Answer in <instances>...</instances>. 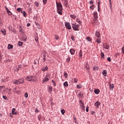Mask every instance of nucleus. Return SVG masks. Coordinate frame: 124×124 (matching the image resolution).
<instances>
[{
	"label": "nucleus",
	"mask_w": 124,
	"mask_h": 124,
	"mask_svg": "<svg viewBox=\"0 0 124 124\" xmlns=\"http://www.w3.org/2000/svg\"><path fill=\"white\" fill-rule=\"evenodd\" d=\"M95 42H97L98 44H99L101 43V39L99 38H97L95 41Z\"/></svg>",
	"instance_id": "dca6fc26"
},
{
	"label": "nucleus",
	"mask_w": 124,
	"mask_h": 124,
	"mask_svg": "<svg viewBox=\"0 0 124 124\" xmlns=\"http://www.w3.org/2000/svg\"><path fill=\"white\" fill-rule=\"evenodd\" d=\"M16 109L15 108H13L12 110V115H17V112H16Z\"/></svg>",
	"instance_id": "f8f14e48"
},
{
	"label": "nucleus",
	"mask_w": 124,
	"mask_h": 124,
	"mask_svg": "<svg viewBox=\"0 0 124 124\" xmlns=\"http://www.w3.org/2000/svg\"><path fill=\"white\" fill-rule=\"evenodd\" d=\"M48 93H52V92H53V87H52V86H49L48 87Z\"/></svg>",
	"instance_id": "a211bd4d"
},
{
	"label": "nucleus",
	"mask_w": 124,
	"mask_h": 124,
	"mask_svg": "<svg viewBox=\"0 0 124 124\" xmlns=\"http://www.w3.org/2000/svg\"><path fill=\"white\" fill-rule=\"evenodd\" d=\"M12 48H13V46L9 44L8 46V49H12Z\"/></svg>",
	"instance_id": "2f4dec72"
},
{
	"label": "nucleus",
	"mask_w": 124,
	"mask_h": 124,
	"mask_svg": "<svg viewBox=\"0 0 124 124\" xmlns=\"http://www.w3.org/2000/svg\"><path fill=\"white\" fill-rule=\"evenodd\" d=\"M2 25H3V21L0 17V27H2Z\"/></svg>",
	"instance_id": "393cba45"
},
{
	"label": "nucleus",
	"mask_w": 124,
	"mask_h": 124,
	"mask_svg": "<svg viewBox=\"0 0 124 124\" xmlns=\"http://www.w3.org/2000/svg\"><path fill=\"white\" fill-rule=\"evenodd\" d=\"M30 26H31V23H28L27 27H30Z\"/></svg>",
	"instance_id": "774afa93"
},
{
	"label": "nucleus",
	"mask_w": 124,
	"mask_h": 124,
	"mask_svg": "<svg viewBox=\"0 0 124 124\" xmlns=\"http://www.w3.org/2000/svg\"><path fill=\"white\" fill-rule=\"evenodd\" d=\"M86 112H89V107H86Z\"/></svg>",
	"instance_id": "4d7b16f0"
},
{
	"label": "nucleus",
	"mask_w": 124,
	"mask_h": 124,
	"mask_svg": "<svg viewBox=\"0 0 124 124\" xmlns=\"http://www.w3.org/2000/svg\"><path fill=\"white\" fill-rule=\"evenodd\" d=\"M82 85L81 84H78L77 85V88H78V89H81V88H82Z\"/></svg>",
	"instance_id": "c9c22d12"
},
{
	"label": "nucleus",
	"mask_w": 124,
	"mask_h": 124,
	"mask_svg": "<svg viewBox=\"0 0 124 124\" xmlns=\"http://www.w3.org/2000/svg\"><path fill=\"white\" fill-rule=\"evenodd\" d=\"M52 83H53V85L54 87H56V86H57V84H56V82H55V80H54V79H52L51 80Z\"/></svg>",
	"instance_id": "cd10ccee"
},
{
	"label": "nucleus",
	"mask_w": 124,
	"mask_h": 124,
	"mask_svg": "<svg viewBox=\"0 0 124 124\" xmlns=\"http://www.w3.org/2000/svg\"><path fill=\"white\" fill-rule=\"evenodd\" d=\"M98 12H100V6H98Z\"/></svg>",
	"instance_id": "13d9d810"
},
{
	"label": "nucleus",
	"mask_w": 124,
	"mask_h": 124,
	"mask_svg": "<svg viewBox=\"0 0 124 124\" xmlns=\"http://www.w3.org/2000/svg\"><path fill=\"white\" fill-rule=\"evenodd\" d=\"M110 5H112V1L111 0H108Z\"/></svg>",
	"instance_id": "052dcab7"
},
{
	"label": "nucleus",
	"mask_w": 124,
	"mask_h": 124,
	"mask_svg": "<svg viewBox=\"0 0 124 124\" xmlns=\"http://www.w3.org/2000/svg\"><path fill=\"white\" fill-rule=\"evenodd\" d=\"M50 77H51V75L47 74L44 78L43 79V83H45V82H48L50 79Z\"/></svg>",
	"instance_id": "20e7f679"
},
{
	"label": "nucleus",
	"mask_w": 124,
	"mask_h": 124,
	"mask_svg": "<svg viewBox=\"0 0 124 124\" xmlns=\"http://www.w3.org/2000/svg\"><path fill=\"white\" fill-rule=\"evenodd\" d=\"M13 83L15 84V85H20V83L19 82V79H14L13 81Z\"/></svg>",
	"instance_id": "1a4fd4ad"
},
{
	"label": "nucleus",
	"mask_w": 124,
	"mask_h": 124,
	"mask_svg": "<svg viewBox=\"0 0 124 124\" xmlns=\"http://www.w3.org/2000/svg\"><path fill=\"white\" fill-rule=\"evenodd\" d=\"M38 119L39 121H40V119H41V115H39L38 116Z\"/></svg>",
	"instance_id": "de8ad7c7"
},
{
	"label": "nucleus",
	"mask_w": 124,
	"mask_h": 124,
	"mask_svg": "<svg viewBox=\"0 0 124 124\" xmlns=\"http://www.w3.org/2000/svg\"><path fill=\"white\" fill-rule=\"evenodd\" d=\"M90 4H93V0H91L90 1Z\"/></svg>",
	"instance_id": "e2e57ef3"
},
{
	"label": "nucleus",
	"mask_w": 124,
	"mask_h": 124,
	"mask_svg": "<svg viewBox=\"0 0 124 124\" xmlns=\"http://www.w3.org/2000/svg\"><path fill=\"white\" fill-rule=\"evenodd\" d=\"M19 84H23L24 83V78H20L18 79Z\"/></svg>",
	"instance_id": "4be33fe9"
},
{
	"label": "nucleus",
	"mask_w": 124,
	"mask_h": 124,
	"mask_svg": "<svg viewBox=\"0 0 124 124\" xmlns=\"http://www.w3.org/2000/svg\"><path fill=\"white\" fill-rule=\"evenodd\" d=\"M76 22H77V23H78L79 25H81V24H82V21H80V19H79L78 18H77Z\"/></svg>",
	"instance_id": "bb28decb"
},
{
	"label": "nucleus",
	"mask_w": 124,
	"mask_h": 124,
	"mask_svg": "<svg viewBox=\"0 0 124 124\" xmlns=\"http://www.w3.org/2000/svg\"><path fill=\"white\" fill-rule=\"evenodd\" d=\"M102 74L105 76V77H106L107 76V71L104 70L102 72Z\"/></svg>",
	"instance_id": "f3484780"
},
{
	"label": "nucleus",
	"mask_w": 124,
	"mask_h": 124,
	"mask_svg": "<svg viewBox=\"0 0 124 124\" xmlns=\"http://www.w3.org/2000/svg\"><path fill=\"white\" fill-rule=\"evenodd\" d=\"M93 70H94V71H96L97 70H98V67H97V66H94L93 68Z\"/></svg>",
	"instance_id": "f704fd0d"
},
{
	"label": "nucleus",
	"mask_w": 124,
	"mask_h": 124,
	"mask_svg": "<svg viewBox=\"0 0 124 124\" xmlns=\"http://www.w3.org/2000/svg\"><path fill=\"white\" fill-rule=\"evenodd\" d=\"M19 31L20 32H21V33H24L25 31H24V30H23V28L22 27V26H19Z\"/></svg>",
	"instance_id": "2eb2a0df"
},
{
	"label": "nucleus",
	"mask_w": 124,
	"mask_h": 124,
	"mask_svg": "<svg viewBox=\"0 0 124 124\" xmlns=\"http://www.w3.org/2000/svg\"><path fill=\"white\" fill-rule=\"evenodd\" d=\"M57 12L60 15H62V5L61 2H56Z\"/></svg>",
	"instance_id": "f257e3e1"
},
{
	"label": "nucleus",
	"mask_w": 124,
	"mask_h": 124,
	"mask_svg": "<svg viewBox=\"0 0 124 124\" xmlns=\"http://www.w3.org/2000/svg\"><path fill=\"white\" fill-rule=\"evenodd\" d=\"M46 2H47V0H43L44 4H46Z\"/></svg>",
	"instance_id": "864d4df0"
},
{
	"label": "nucleus",
	"mask_w": 124,
	"mask_h": 124,
	"mask_svg": "<svg viewBox=\"0 0 124 124\" xmlns=\"http://www.w3.org/2000/svg\"><path fill=\"white\" fill-rule=\"evenodd\" d=\"M98 6H100V0H98V2H97Z\"/></svg>",
	"instance_id": "603ef678"
},
{
	"label": "nucleus",
	"mask_w": 124,
	"mask_h": 124,
	"mask_svg": "<svg viewBox=\"0 0 124 124\" xmlns=\"http://www.w3.org/2000/svg\"><path fill=\"white\" fill-rule=\"evenodd\" d=\"M17 11H18V12H21V11L22 12V9L20 8H18L16 9Z\"/></svg>",
	"instance_id": "37998d69"
},
{
	"label": "nucleus",
	"mask_w": 124,
	"mask_h": 124,
	"mask_svg": "<svg viewBox=\"0 0 124 124\" xmlns=\"http://www.w3.org/2000/svg\"><path fill=\"white\" fill-rule=\"evenodd\" d=\"M18 68H22V65H18Z\"/></svg>",
	"instance_id": "0e129e2a"
},
{
	"label": "nucleus",
	"mask_w": 124,
	"mask_h": 124,
	"mask_svg": "<svg viewBox=\"0 0 124 124\" xmlns=\"http://www.w3.org/2000/svg\"><path fill=\"white\" fill-rule=\"evenodd\" d=\"M74 81L75 83H77V82H78V79L76 78H75L74 79Z\"/></svg>",
	"instance_id": "49530a36"
},
{
	"label": "nucleus",
	"mask_w": 124,
	"mask_h": 124,
	"mask_svg": "<svg viewBox=\"0 0 124 124\" xmlns=\"http://www.w3.org/2000/svg\"><path fill=\"white\" fill-rule=\"evenodd\" d=\"M94 93L96 94H98V93H100V91L99 90V89H95L94 91Z\"/></svg>",
	"instance_id": "aec40b11"
},
{
	"label": "nucleus",
	"mask_w": 124,
	"mask_h": 124,
	"mask_svg": "<svg viewBox=\"0 0 124 124\" xmlns=\"http://www.w3.org/2000/svg\"><path fill=\"white\" fill-rule=\"evenodd\" d=\"M70 17L72 19H76V16H74L73 15H70Z\"/></svg>",
	"instance_id": "473e14b6"
},
{
	"label": "nucleus",
	"mask_w": 124,
	"mask_h": 124,
	"mask_svg": "<svg viewBox=\"0 0 124 124\" xmlns=\"http://www.w3.org/2000/svg\"><path fill=\"white\" fill-rule=\"evenodd\" d=\"M79 56L80 58H82L83 57V51H82L81 50L79 51Z\"/></svg>",
	"instance_id": "b1692460"
},
{
	"label": "nucleus",
	"mask_w": 124,
	"mask_h": 124,
	"mask_svg": "<svg viewBox=\"0 0 124 124\" xmlns=\"http://www.w3.org/2000/svg\"><path fill=\"white\" fill-rule=\"evenodd\" d=\"M42 71L45 72V71L48 70V66H44L42 68Z\"/></svg>",
	"instance_id": "9b49d317"
},
{
	"label": "nucleus",
	"mask_w": 124,
	"mask_h": 124,
	"mask_svg": "<svg viewBox=\"0 0 124 124\" xmlns=\"http://www.w3.org/2000/svg\"><path fill=\"white\" fill-rule=\"evenodd\" d=\"M95 35V36H96V37L99 38L100 37V32H99V31H96Z\"/></svg>",
	"instance_id": "9d476101"
},
{
	"label": "nucleus",
	"mask_w": 124,
	"mask_h": 124,
	"mask_svg": "<svg viewBox=\"0 0 124 124\" xmlns=\"http://www.w3.org/2000/svg\"><path fill=\"white\" fill-rule=\"evenodd\" d=\"M45 58H46V56L44 55V62H45L46 61V59Z\"/></svg>",
	"instance_id": "bf43d9fd"
},
{
	"label": "nucleus",
	"mask_w": 124,
	"mask_h": 124,
	"mask_svg": "<svg viewBox=\"0 0 124 124\" xmlns=\"http://www.w3.org/2000/svg\"><path fill=\"white\" fill-rule=\"evenodd\" d=\"M93 17H94V19H93V23H97V19L98 18V16L97 15V12H95L93 13Z\"/></svg>",
	"instance_id": "39448f33"
},
{
	"label": "nucleus",
	"mask_w": 124,
	"mask_h": 124,
	"mask_svg": "<svg viewBox=\"0 0 124 124\" xmlns=\"http://www.w3.org/2000/svg\"><path fill=\"white\" fill-rule=\"evenodd\" d=\"M72 28L73 30L75 31H80V25L77 24V23H72L71 24Z\"/></svg>",
	"instance_id": "7ed1b4c3"
},
{
	"label": "nucleus",
	"mask_w": 124,
	"mask_h": 124,
	"mask_svg": "<svg viewBox=\"0 0 124 124\" xmlns=\"http://www.w3.org/2000/svg\"><path fill=\"white\" fill-rule=\"evenodd\" d=\"M7 13L10 15L11 16L12 15V13L9 10V9H8V10L6 11Z\"/></svg>",
	"instance_id": "a878e982"
},
{
	"label": "nucleus",
	"mask_w": 124,
	"mask_h": 124,
	"mask_svg": "<svg viewBox=\"0 0 124 124\" xmlns=\"http://www.w3.org/2000/svg\"><path fill=\"white\" fill-rule=\"evenodd\" d=\"M100 103L99 102H98V101H97L95 103V104H94V105H95V107L96 108H98V107H99V106H100Z\"/></svg>",
	"instance_id": "ddd939ff"
},
{
	"label": "nucleus",
	"mask_w": 124,
	"mask_h": 124,
	"mask_svg": "<svg viewBox=\"0 0 124 124\" xmlns=\"http://www.w3.org/2000/svg\"><path fill=\"white\" fill-rule=\"evenodd\" d=\"M61 113L62 115H63L64 113H65V110H64V109L61 110Z\"/></svg>",
	"instance_id": "a18cd8bd"
},
{
	"label": "nucleus",
	"mask_w": 124,
	"mask_h": 124,
	"mask_svg": "<svg viewBox=\"0 0 124 124\" xmlns=\"http://www.w3.org/2000/svg\"><path fill=\"white\" fill-rule=\"evenodd\" d=\"M3 99H5V100H6L7 99V97L6 96H3Z\"/></svg>",
	"instance_id": "5fc2aeb1"
},
{
	"label": "nucleus",
	"mask_w": 124,
	"mask_h": 124,
	"mask_svg": "<svg viewBox=\"0 0 124 124\" xmlns=\"http://www.w3.org/2000/svg\"><path fill=\"white\" fill-rule=\"evenodd\" d=\"M79 102L80 108H81L83 111H85V105H84V103H83L82 100H80Z\"/></svg>",
	"instance_id": "423d86ee"
},
{
	"label": "nucleus",
	"mask_w": 124,
	"mask_h": 124,
	"mask_svg": "<svg viewBox=\"0 0 124 124\" xmlns=\"http://www.w3.org/2000/svg\"><path fill=\"white\" fill-rule=\"evenodd\" d=\"M25 80L28 82H35L36 81V76H28L26 77Z\"/></svg>",
	"instance_id": "f03ea898"
},
{
	"label": "nucleus",
	"mask_w": 124,
	"mask_h": 124,
	"mask_svg": "<svg viewBox=\"0 0 124 124\" xmlns=\"http://www.w3.org/2000/svg\"><path fill=\"white\" fill-rule=\"evenodd\" d=\"M34 4L37 7H38L39 6V2H38V1H35Z\"/></svg>",
	"instance_id": "7c9ffc66"
},
{
	"label": "nucleus",
	"mask_w": 124,
	"mask_h": 124,
	"mask_svg": "<svg viewBox=\"0 0 124 124\" xmlns=\"http://www.w3.org/2000/svg\"><path fill=\"white\" fill-rule=\"evenodd\" d=\"M54 38L56 40H59V38H60V37H59V35H55Z\"/></svg>",
	"instance_id": "c756f323"
},
{
	"label": "nucleus",
	"mask_w": 124,
	"mask_h": 124,
	"mask_svg": "<svg viewBox=\"0 0 124 124\" xmlns=\"http://www.w3.org/2000/svg\"><path fill=\"white\" fill-rule=\"evenodd\" d=\"M103 48H104L105 49H109V46H108V45H107V44H106L105 45H103Z\"/></svg>",
	"instance_id": "412c9836"
},
{
	"label": "nucleus",
	"mask_w": 124,
	"mask_h": 124,
	"mask_svg": "<svg viewBox=\"0 0 124 124\" xmlns=\"http://www.w3.org/2000/svg\"><path fill=\"white\" fill-rule=\"evenodd\" d=\"M5 9H6V11H7V10H8V8L7 6H5Z\"/></svg>",
	"instance_id": "69168bd1"
},
{
	"label": "nucleus",
	"mask_w": 124,
	"mask_h": 124,
	"mask_svg": "<svg viewBox=\"0 0 124 124\" xmlns=\"http://www.w3.org/2000/svg\"><path fill=\"white\" fill-rule=\"evenodd\" d=\"M63 86H64V88H67V87H68V82L65 81V82H64Z\"/></svg>",
	"instance_id": "6ab92c4d"
},
{
	"label": "nucleus",
	"mask_w": 124,
	"mask_h": 124,
	"mask_svg": "<svg viewBox=\"0 0 124 124\" xmlns=\"http://www.w3.org/2000/svg\"><path fill=\"white\" fill-rule=\"evenodd\" d=\"M22 14H23L24 17H27V13L25 11H21Z\"/></svg>",
	"instance_id": "5701e85b"
},
{
	"label": "nucleus",
	"mask_w": 124,
	"mask_h": 124,
	"mask_svg": "<svg viewBox=\"0 0 124 124\" xmlns=\"http://www.w3.org/2000/svg\"><path fill=\"white\" fill-rule=\"evenodd\" d=\"M64 3L65 6H67L68 4V2L67 1V0H64Z\"/></svg>",
	"instance_id": "c85d7f7f"
},
{
	"label": "nucleus",
	"mask_w": 124,
	"mask_h": 124,
	"mask_svg": "<svg viewBox=\"0 0 124 124\" xmlns=\"http://www.w3.org/2000/svg\"><path fill=\"white\" fill-rule=\"evenodd\" d=\"M65 26L66 27L67 30H71V26L69 22H65Z\"/></svg>",
	"instance_id": "0eeeda50"
},
{
	"label": "nucleus",
	"mask_w": 124,
	"mask_h": 124,
	"mask_svg": "<svg viewBox=\"0 0 124 124\" xmlns=\"http://www.w3.org/2000/svg\"><path fill=\"white\" fill-rule=\"evenodd\" d=\"M21 39L23 41H27V36L26 34H23L21 37Z\"/></svg>",
	"instance_id": "6e6552de"
},
{
	"label": "nucleus",
	"mask_w": 124,
	"mask_h": 124,
	"mask_svg": "<svg viewBox=\"0 0 124 124\" xmlns=\"http://www.w3.org/2000/svg\"><path fill=\"white\" fill-rule=\"evenodd\" d=\"M35 41L36 42H37L38 41V36L37 35L36 37H35Z\"/></svg>",
	"instance_id": "a19ab883"
},
{
	"label": "nucleus",
	"mask_w": 124,
	"mask_h": 124,
	"mask_svg": "<svg viewBox=\"0 0 124 124\" xmlns=\"http://www.w3.org/2000/svg\"><path fill=\"white\" fill-rule=\"evenodd\" d=\"M87 40H88V41H92V38H91V37H87L86 38Z\"/></svg>",
	"instance_id": "79ce46f5"
},
{
	"label": "nucleus",
	"mask_w": 124,
	"mask_h": 124,
	"mask_svg": "<svg viewBox=\"0 0 124 124\" xmlns=\"http://www.w3.org/2000/svg\"><path fill=\"white\" fill-rule=\"evenodd\" d=\"M63 76H65V79H66L67 78V76H68V75H67V73H66V72H64Z\"/></svg>",
	"instance_id": "e433bc0d"
},
{
	"label": "nucleus",
	"mask_w": 124,
	"mask_h": 124,
	"mask_svg": "<svg viewBox=\"0 0 124 124\" xmlns=\"http://www.w3.org/2000/svg\"><path fill=\"white\" fill-rule=\"evenodd\" d=\"M35 112V113H38V110L37 109H36Z\"/></svg>",
	"instance_id": "338daca9"
},
{
	"label": "nucleus",
	"mask_w": 124,
	"mask_h": 124,
	"mask_svg": "<svg viewBox=\"0 0 124 124\" xmlns=\"http://www.w3.org/2000/svg\"><path fill=\"white\" fill-rule=\"evenodd\" d=\"M122 52L124 54V46L122 48Z\"/></svg>",
	"instance_id": "3c124183"
},
{
	"label": "nucleus",
	"mask_w": 124,
	"mask_h": 124,
	"mask_svg": "<svg viewBox=\"0 0 124 124\" xmlns=\"http://www.w3.org/2000/svg\"><path fill=\"white\" fill-rule=\"evenodd\" d=\"M71 39L73 41H75V37H74L73 35H71Z\"/></svg>",
	"instance_id": "58836bf2"
},
{
	"label": "nucleus",
	"mask_w": 124,
	"mask_h": 124,
	"mask_svg": "<svg viewBox=\"0 0 124 124\" xmlns=\"http://www.w3.org/2000/svg\"><path fill=\"white\" fill-rule=\"evenodd\" d=\"M70 60H71L70 57H68V58L66 60V62H70Z\"/></svg>",
	"instance_id": "ea45409f"
},
{
	"label": "nucleus",
	"mask_w": 124,
	"mask_h": 124,
	"mask_svg": "<svg viewBox=\"0 0 124 124\" xmlns=\"http://www.w3.org/2000/svg\"><path fill=\"white\" fill-rule=\"evenodd\" d=\"M101 56L102 58H104V53H103V52H101Z\"/></svg>",
	"instance_id": "8fccbe9b"
},
{
	"label": "nucleus",
	"mask_w": 124,
	"mask_h": 124,
	"mask_svg": "<svg viewBox=\"0 0 124 124\" xmlns=\"http://www.w3.org/2000/svg\"><path fill=\"white\" fill-rule=\"evenodd\" d=\"M18 44L19 46H22L23 45V42L19 41Z\"/></svg>",
	"instance_id": "c03bdc74"
},
{
	"label": "nucleus",
	"mask_w": 124,
	"mask_h": 124,
	"mask_svg": "<svg viewBox=\"0 0 124 124\" xmlns=\"http://www.w3.org/2000/svg\"><path fill=\"white\" fill-rule=\"evenodd\" d=\"M114 84H110V90H111H111L113 91V89H114Z\"/></svg>",
	"instance_id": "72a5a7b5"
},
{
	"label": "nucleus",
	"mask_w": 124,
	"mask_h": 124,
	"mask_svg": "<svg viewBox=\"0 0 124 124\" xmlns=\"http://www.w3.org/2000/svg\"><path fill=\"white\" fill-rule=\"evenodd\" d=\"M70 53L71 55H75V50L73 48L70 49Z\"/></svg>",
	"instance_id": "4468645a"
},
{
	"label": "nucleus",
	"mask_w": 124,
	"mask_h": 124,
	"mask_svg": "<svg viewBox=\"0 0 124 124\" xmlns=\"http://www.w3.org/2000/svg\"><path fill=\"white\" fill-rule=\"evenodd\" d=\"M107 60L108 62H111V58L108 57Z\"/></svg>",
	"instance_id": "6e6d98bb"
},
{
	"label": "nucleus",
	"mask_w": 124,
	"mask_h": 124,
	"mask_svg": "<svg viewBox=\"0 0 124 124\" xmlns=\"http://www.w3.org/2000/svg\"><path fill=\"white\" fill-rule=\"evenodd\" d=\"M25 97H26V98H27V97H28V96H29V95L28 94V93H25V95H24Z\"/></svg>",
	"instance_id": "09e8293b"
},
{
	"label": "nucleus",
	"mask_w": 124,
	"mask_h": 124,
	"mask_svg": "<svg viewBox=\"0 0 124 124\" xmlns=\"http://www.w3.org/2000/svg\"><path fill=\"white\" fill-rule=\"evenodd\" d=\"M90 9H91L92 10H93V9H94V5H92L90 7Z\"/></svg>",
	"instance_id": "4c0bfd02"
},
{
	"label": "nucleus",
	"mask_w": 124,
	"mask_h": 124,
	"mask_svg": "<svg viewBox=\"0 0 124 124\" xmlns=\"http://www.w3.org/2000/svg\"><path fill=\"white\" fill-rule=\"evenodd\" d=\"M1 32L2 33H3V34H4V32H5V30H3V31H1Z\"/></svg>",
	"instance_id": "680f3d73"
}]
</instances>
